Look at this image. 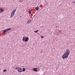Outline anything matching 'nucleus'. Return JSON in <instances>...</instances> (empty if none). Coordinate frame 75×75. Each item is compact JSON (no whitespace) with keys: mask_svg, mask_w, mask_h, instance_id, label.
<instances>
[{"mask_svg":"<svg viewBox=\"0 0 75 75\" xmlns=\"http://www.w3.org/2000/svg\"><path fill=\"white\" fill-rule=\"evenodd\" d=\"M68 56L69 55L65 53L62 56V57L63 59H65V58H68Z\"/></svg>","mask_w":75,"mask_h":75,"instance_id":"f257e3e1","label":"nucleus"},{"mask_svg":"<svg viewBox=\"0 0 75 75\" xmlns=\"http://www.w3.org/2000/svg\"><path fill=\"white\" fill-rule=\"evenodd\" d=\"M16 11V9H15L13 10L11 13V18H13V17L14 16V13Z\"/></svg>","mask_w":75,"mask_h":75,"instance_id":"f03ea898","label":"nucleus"},{"mask_svg":"<svg viewBox=\"0 0 75 75\" xmlns=\"http://www.w3.org/2000/svg\"><path fill=\"white\" fill-rule=\"evenodd\" d=\"M28 37H27L25 38V37H23V39H22V41H25V42H27L28 40Z\"/></svg>","mask_w":75,"mask_h":75,"instance_id":"7ed1b4c3","label":"nucleus"},{"mask_svg":"<svg viewBox=\"0 0 75 75\" xmlns=\"http://www.w3.org/2000/svg\"><path fill=\"white\" fill-rule=\"evenodd\" d=\"M65 53L67 55H69V54L70 53V51H69V50L68 49H67L66 51V52H65Z\"/></svg>","mask_w":75,"mask_h":75,"instance_id":"20e7f679","label":"nucleus"},{"mask_svg":"<svg viewBox=\"0 0 75 75\" xmlns=\"http://www.w3.org/2000/svg\"><path fill=\"white\" fill-rule=\"evenodd\" d=\"M10 30H11V28H8L7 29H5L4 31H3V33H6V32H7V31H8Z\"/></svg>","mask_w":75,"mask_h":75,"instance_id":"39448f33","label":"nucleus"},{"mask_svg":"<svg viewBox=\"0 0 75 75\" xmlns=\"http://www.w3.org/2000/svg\"><path fill=\"white\" fill-rule=\"evenodd\" d=\"M18 71L19 72H22V69L21 68L18 69Z\"/></svg>","mask_w":75,"mask_h":75,"instance_id":"423d86ee","label":"nucleus"},{"mask_svg":"<svg viewBox=\"0 0 75 75\" xmlns=\"http://www.w3.org/2000/svg\"><path fill=\"white\" fill-rule=\"evenodd\" d=\"M32 70L35 71V72H37V68H34L32 69Z\"/></svg>","mask_w":75,"mask_h":75,"instance_id":"0eeeda50","label":"nucleus"},{"mask_svg":"<svg viewBox=\"0 0 75 75\" xmlns=\"http://www.w3.org/2000/svg\"><path fill=\"white\" fill-rule=\"evenodd\" d=\"M30 23H31V20H29L27 22V24H29Z\"/></svg>","mask_w":75,"mask_h":75,"instance_id":"6e6552de","label":"nucleus"},{"mask_svg":"<svg viewBox=\"0 0 75 75\" xmlns=\"http://www.w3.org/2000/svg\"><path fill=\"white\" fill-rule=\"evenodd\" d=\"M39 8L38 7H36L35 8V9H36V10H37V11H38V10H39Z\"/></svg>","mask_w":75,"mask_h":75,"instance_id":"1a4fd4ad","label":"nucleus"},{"mask_svg":"<svg viewBox=\"0 0 75 75\" xmlns=\"http://www.w3.org/2000/svg\"><path fill=\"white\" fill-rule=\"evenodd\" d=\"M4 10V9H3V8H2L0 11V12L2 13L3 12V11Z\"/></svg>","mask_w":75,"mask_h":75,"instance_id":"9d476101","label":"nucleus"},{"mask_svg":"<svg viewBox=\"0 0 75 75\" xmlns=\"http://www.w3.org/2000/svg\"><path fill=\"white\" fill-rule=\"evenodd\" d=\"M19 2L20 3H22L23 2V0H19Z\"/></svg>","mask_w":75,"mask_h":75,"instance_id":"9b49d317","label":"nucleus"},{"mask_svg":"<svg viewBox=\"0 0 75 75\" xmlns=\"http://www.w3.org/2000/svg\"><path fill=\"white\" fill-rule=\"evenodd\" d=\"M25 71V68H23L22 69V71L23 72H24Z\"/></svg>","mask_w":75,"mask_h":75,"instance_id":"f8f14e48","label":"nucleus"},{"mask_svg":"<svg viewBox=\"0 0 75 75\" xmlns=\"http://www.w3.org/2000/svg\"><path fill=\"white\" fill-rule=\"evenodd\" d=\"M6 71H7V70L6 69H4L3 70V71L4 72H6Z\"/></svg>","mask_w":75,"mask_h":75,"instance_id":"ddd939ff","label":"nucleus"},{"mask_svg":"<svg viewBox=\"0 0 75 75\" xmlns=\"http://www.w3.org/2000/svg\"><path fill=\"white\" fill-rule=\"evenodd\" d=\"M37 32H38V30H37L35 31V33H37Z\"/></svg>","mask_w":75,"mask_h":75,"instance_id":"4468645a","label":"nucleus"},{"mask_svg":"<svg viewBox=\"0 0 75 75\" xmlns=\"http://www.w3.org/2000/svg\"><path fill=\"white\" fill-rule=\"evenodd\" d=\"M29 14H31V11H29Z\"/></svg>","mask_w":75,"mask_h":75,"instance_id":"2eb2a0df","label":"nucleus"},{"mask_svg":"<svg viewBox=\"0 0 75 75\" xmlns=\"http://www.w3.org/2000/svg\"><path fill=\"white\" fill-rule=\"evenodd\" d=\"M41 38H44V37L42 36H41Z\"/></svg>","mask_w":75,"mask_h":75,"instance_id":"dca6fc26","label":"nucleus"},{"mask_svg":"<svg viewBox=\"0 0 75 75\" xmlns=\"http://www.w3.org/2000/svg\"><path fill=\"white\" fill-rule=\"evenodd\" d=\"M42 52H43V51H42L41 50L40 52V53H42Z\"/></svg>","mask_w":75,"mask_h":75,"instance_id":"f3484780","label":"nucleus"},{"mask_svg":"<svg viewBox=\"0 0 75 75\" xmlns=\"http://www.w3.org/2000/svg\"><path fill=\"white\" fill-rule=\"evenodd\" d=\"M19 68L18 67H16V69H18Z\"/></svg>","mask_w":75,"mask_h":75,"instance_id":"a211bd4d","label":"nucleus"},{"mask_svg":"<svg viewBox=\"0 0 75 75\" xmlns=\"http://www.w3.org/2000/svg\"><path fill=\"white\" fill-rule=\"evenodd\" d=\"M73 3H74V4H75V1L73 2Z\"/></svg>","mask_w":75,"mask_h":75,"instance_id":"6ab92c4d","label":"nucleus"}]
</instances>
